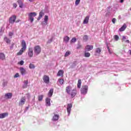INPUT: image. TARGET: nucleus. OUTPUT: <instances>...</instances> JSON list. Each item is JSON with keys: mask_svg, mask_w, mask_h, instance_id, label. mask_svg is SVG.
I'll use <instances>...</instances> for the list:
<instances>
[{"mask_svg": "<svg viewBox=\"0 0 131 131\" xmlns=\"http://www.w3.org/2000/svg\"><path fill=\"white\" fill-rule=\"evenodd\" d=\"M123 2H124V0H121L120 1V3H123Z\"/></svg>", "mask_w": 131, "mask_h": 131, "instance_id": "obj_50", "label": "nucleus"}, {"mask_svg": "<svg viewBox=\"0 0 131 131\" xmlns=\"http://www.w3.org/2000/svg\"><path fill=\"white\" fill-rule=\"evenodd\" d=\"M43 80L45 83L49 84L50 83V77L47 75H44L43 76Z\"/></svg>", "mask_w": 131, "mask_h": 131, "instance_id": "obj_7", "label": "nucleus"}, {"mask_svg": "<svg viewBox=\"0 0 131 131\" xmlns=\"http://www.w3.org/2000/svg\"><path fill=\"white\" fill-rule=\"evenodd\" d=\"M20 73H21V74H22V75H24V74H25V73H26V70H25L24 68H20Z\"/></svg>", "mask_w": 131, "mask_h": 131, "instance_id": "obj_25", "label": "nucleus"}, {"mask_svg": "<svg viewBox=\"0 0 131 131\" xmlns=\"http://www.w3.org/2000/svg\"><path fill=\"white\" fill-rule=\"evenodd\" d=\"M37 15V14L36 12H30L29 13L28 16L29 18V20L31 21V23H32L33 22L34 18H33V17H35Z\"/></svg>", "mask_w": 131, "mask_h": 131, "instance_id": "obj_5", "label": "nucleus"}, {"mask_svg": "<svg viewBox=\"0 0 131 131\" xmlns=\"http://www.w3.org/2000/svg\"><path fill=\"white\" fill-rule=\"evenodd\" d=\"M107 50H108V53H109L110 54H112V52H111V50H110V48H109V46H107Z\"/></svg>", "mask_w": 131, "mask_h": 131, "instance_id": "obj_43", "label": "nucleus"}, {"mask_svg": "<svg viewBox=\"0 0 131 131\" xmlns=\"http://www.w3.org/2000/svg\"><path fill=\"white\" fill-rule=\"evenodd\" d=\"M28 98H30V95L29 94H28Z\"/></svg>", "mask_w": 131, "mask_h": 131, "instance_id": "obj_51", "label": "nucleus"}, {"mask_svg": "<svg viewBox=\"0 0 131 131\" xmlns=\"http://www.w3.org/2000/svg\"><path fill=\"white\" fill-rule=\"evenodd\" d=\"M84 57H85V58H89V57H91V53L89 52H85Z\"/></svg>", "mask_w": 131, "mask_h": 131, "instance_id": "obj_30", "label": "nucleus"}, {"mask_svg": "<svg viewBox=\"0 0 131 131\" xmlns=\"http://www.w3.org/2000/svg\"><path fill=\"white\" fill-rule=\"evenodd\" d=\"M77 88L78 89H80V88H81V80L80 79H79L78 81Z\"/></svg>", "mask_w": 131, "mask_h": 131, "instance_id": "obj_28", "label": "nucleus"}, {"mask_svg": "<svg viewBox=\"0 0 131 131\" xmlns=\"http://www.w3.org/2000/svg\"><path fill=\"white\" fill-rule=\"evenodd\" d=\"M83 40H84L85 41H86L88 39H89V38L88 37V35H84L83 37Z\"/></svg>", "mask_w": 131, "mask_h": 131, "instance_id": "obj_35", "label": "nucleus"}, {"mask_svg": "<svg viewBox=\"0 0 131 131\" xmlns=\"http://www.w3.org/2000/svg\"><path fill=\"white\" fill-rule=\"evenodd\" d=\"M18 64H19V65H24V61L21 60L19 62H18Z\"/></svg>", "mask_w": 131, "mask_h": 131, "instance_id": "obj_40", "label": "nucleus"}, {"mask_svg": "<svg viewBox=\"0 0 131 131\" xmlns=\"http://www.w3.org/2000/svg\"><path fill=\"white\" fill-rule=\"evenodd\" d=\"M66 92L68 95H70L71 98H74L77 94L76 89H74L72 90V87L71 86H67L66 89Z\"/></svg>", "mask_w": 131, "mask_h": 131, "instance_id": "obj_1", "label": "nucleus"}, {"mask_svg": "<svg viewBox=\"0 0 131 131\" xmlns=\"http://www.w3.org/2000/svg\"><path fill=\"white\" fill-rule=\"evenodd\" d=\"M18 22H19V20H17V21H16V23H18Z\"/></svg>", "mask_w": 131, "mask_h": 131, "instance_id": "obj_53", "label": "nucleus"}, {"mask_svg": "<svg viewBox=\"0 0 131 131\" xmlns=\"http://www.w3.org/2000/svg\"><path fill=\"white\" fill-rule=\"evenodd\" d=\"M16 19H17V16L15 15H12L9 18V23L11 24H14L16 21Z\"/></svg>", "mask_w": 131, "mask_h": 131, "instance_id": "obj_6", "label": "nucleus"}, {"mask_svg": "<svg viewBox=\"0 0 131 131\" xmlns=\"http://www.w3.org/2000/svg\"><path fill=\"white\" fill-rule=\"evenodd\" d=\"M21 49L19 50V51L17 53V56H21L24 53V51L26 50V48L27 47L26 46V42L25 41V40H21Z\"/></svg>", "mask_w": 131, "mask_h": 131, "instance_id": "obj_2", "label": "nucleus"}, {"mask_svg": "<svg viewBox=\"0 0 131 131\" xmlns=\"http://www.w3.org/2000/svg\"><path fill=\"white\" fill-rule=\"evenodd\" d=\"M34 52L36 56H37L41 53V47L39 45H37L34 47Z\"/></svg>", "mask_w": 131, "mask_h": 131, "instance_id": "obj_3", "label": "nucleus"}, {"mask_svg": "<svg viewBox=\"0 0 131 131\" xmlns=\"http://www.w3.org/2000/svg\"><path fill=\"white\" fill-rule=\"evenodd\" d=\"M29 2H30L31 3L32 2H34V0H29Z\"/></svg>", "mask_w": 131, "mask_h": 131, "instance_id": "obj_49", "label": "nucleus"}, {"mask_svg": "<svg viewBox=\"0 0 131 131\" xmlns=\"http://www.w3.org/2000/svg\"><path fill=\"white\" fill-rule=\"evenodd\" d=\"M94 49V46L93 45H87L85 47V51H86L87 52H90V51H92Z\"/></svg>", "mask_w": 131, "mask_h": 131, "instance_id": "obj_11", "label": "nucleus"}, {"mask_svg": "<svg viewBox=\"0 0 131 131\" xmlns=\"http://www.w3.org/2000/svg\"><path fill=\"white\" fill-rule=\"evenodd\" d=\"M58 81H59L60 84H61V85L63 84V83H64V79H59Z\"/></svg>", "mask_w": 131, "mask_h": 131, "instance_id": "obj_33", "label": "nucleus"}, {"mask_svg": "<svg viewBox=\"0 0 131 131\" xmlns=\"http://www.w3.org/2000/svg\"><path fill=\"white\" fill-rule=\"evenodd\" d=\"M89 20H90V16H86L83 20V24H88V23H89Z\"/></svg>", "mask_w": 131, "mask_h": 131, "instance_id": "obj_21", "label": "nucleus"}, {"mask_svg": "<svg viewBox=\"0 0 131 131\" xmlns=\"http://www.w3.org/2000/svg\"><path fill=\"white\" fill-rule=\"evenodd\" d=\"M71 52L70 51H67L66 54H64V57H68V56H69V55H70Z\"/></svg>", "mask_w": 131, "mask_h": 131, "instance_id": "obj_37", "label": "nucleus"}, {"mask_svg": "<svg viewBox=\"0 0 131 131\" xmlns=\"http://www.w3.org/2000/svg\"><path fill=\"white\" fill-rule=\"evenodd\" d=\"M45 15V13H43V11H42V10H41L39 14V16L37 18V20L38 21H39V20L40 19H41V18H42L43 16Z\"/></svg>", "mask_w": 131, "mask_h": 131, "instance_id": "obj_17", "label": "nucleus"}, {"mask_svg": "<svg viewBox=\"0 0 131 131\" xmlns=\"http://www.w3.org/2000/svg\"><path fill=\"white\" fill-rule=\"evenodd\" d=\"M79 3H80V0H76L75 2L76 6L79 5Z\"/></svg>", "mask_w": 131, "mask_h": 131, "instance_id": "obj_38", "label": "nucleus"}, {"mask_svg": "<svg viewBox=\"0 0 131 131\" xmlns=\"http://www.w3.org/2000/svg\"><path fill=\"white\" fill-rule=\"evenodd\" d=\"M125 42H127V43H129V40H126Z\"/></svg>", "mask_w": 131, "mask_h": 131, "instance_id": "obj_48", "label": "nucleus"}, {"mask_svg": "<svg viewBox=\"0 0 131 131\" xmlns=\"http://www.w3.org/2000/svg\"><path fill=\"white\" fill-rule=\"evenodd\" d=\"M17 3L19 6V8L22 9V8H23V2H22V0H18Z\"/></svg>", "mask_w": 131, "mask_h": 131, "instance_id": "obj_26", "label": "nucleus"}, {"mask_svg": "<svg viewBox=\"0 0 131 131\" xmlns=\"http://www.w3.org/2000/svg\"><path fill=\"white\" fill-rule=\"evenodd\" d=\"M28 55L30 58H32L33 57V49H32V48H29Z\"/></svg>", "mask_w": 131, "mask_h": 131, "instance_id": "obj_9", "label": "nucleus"}, {"mask_svg": "<svg viewBox=\"0 0 131 131\" xmlns=\"http://www.w3.org/2000/svg\"><path fill=\"white\" fill-rule=\"evenodd\" d=\"M59 115L54 114V115L53 116L52 118V121H57V120H59Z\"/></svg>", "mask_w": 131, "mask_h": 131, "instance_id": "obj_15", "label": "nucleus"}, {"mask_svg": "<svg viewBox=\"0 0 131 131\" xmlns=\"http://www.w3.org/2000/svg\"><path fill=\"white\" fill-rule=\"evenodd\" d=\"M13 8H15V9H16V8H17V4L14 3L13 4Z\"/></svg>", "mask_w": 131, "mask_h": 131, "instance_id": "obj_46", "label": "nucleus"}, {"mask_svg": "<svg viewBox=\"0 0 131 131\" xmlns=\"http://www.w3.org/2000/svg\"><path fill=\"white\" fill-rule=\"evenodd\" d=\"M13 96V94L11 93H6L5 95V98L8 100L9 99H11Z\"/></svg>", "mask_w": 131, "mask_h": 131, "instance_id": "obj_13", "label": "nucleus"}, {"mask_svg": "<svg viewBox=\"0 0 131 131\" xmlns=\"http://www.w3.org/2000/svg\"><path fill=\"white\" fill-rule=\"evenodd\" d=\"M70 39V38L68 37V36H66L63 37V41L66 42V43H68L69 42Z\"/></svg>", "mask_w": 131, "mask_h": 131, "instance_id": "obj_22", "label": "nucleus"}, {"mask_svg": "<svg viewBox=\"0 0 131 131\" xmlns=\"http://www.w3.org/2000/svg\"><path fill=\"white\" fill-rule=\"evenodd\" d=\"M82 48V46L81 45H78V46L77 47V49L78 50L79 49H81Z\"/></svg>", "mask_w": 131, "mask_h": 131, "instance_id": "obj_41", "label": "nucleus"}, {"mask_svg": "<svg viewBox=\"0 0 131 131\" xmlns=\"http://www.w3.org/2000/svg\"><path fill=\"white\" fill-rule=\"evenodd\" d=\"M116 18H113V19H112V23H113V24H115V22H116Z\"/></svg>", "mask_w": 131, "mask_h": 131, "instance_id": "obj_45", "label": "nucleus"}, {"mask_svg": "<svg viewBox=\"0 0 131 131\" xmlns=\"http://www.w3.org/2000/svg\"><path fill=\"white\" fill-rule=\"evenodd\" d=\"M0 60H2L3 61L6 60V55H5V54L0 53Z\"/></svg>", "mask_w": 131, "mask_h": 131, "instance_id": "obj_24", "label": "nucleus"}, {"mask_svg": "<svg viewBox=\"0 0 131 131\" xmlns=\"http://www.w3.org/2000/svg\"><path fill=\"white\" fill-rule=\"evenodd\" d=\"M126 25L125 24H124L122 27L119 29V31H120L121 32L122 31H124V30L126 29Z\"/></svg>", "mask_w": 131, "mask_h": 131, "instance_id": "obj_19", "label": "nucleus"}, {"mask_svg": "<svg viewBox=\"0 0 131 131\" xmlns=\"http://www.w3.org/2000/svg\"><path fill=\"white\" fill-rule=\"evenodd\" d=\"M3 85H4V86H6V85H7V82H4Z\"/></svg>", "mask_w": 131, "mask_h": 131, "instance_id": "obj_47", "label": "nucleus"}, {"mask_svg": "<svg viewBox=\"0 0 131 131\" xmlns=\"http://www.w3.org/2000/svg\"><path fill=\"white\" fill-rule=\"evenodd\" d=\"M71 108H72V103L68 104L67 110V112H68L69 115H70V112L71 111Z\"/></svg>", "mask_w": 131, "mask_h": 131, "instance_id": "obj_12", "label": "nucleus"}, {"mask_svg": "<svg viewBox=\"0 0 131 131\" xmlns=\"http://www.w3.org/2000/svg\"><path fill=\"white\" fill-rule=\"evenodd\" d=\"M9 36H13L14 35V33L12 32H9L8 33Z\"/></svg>", "mask_w": 131, "mask_h": 131, "instance_id": "obj_39", "label": "nucleus"}, {"mask_svg": "<svg viewBox=\"0 0 131 131\" xmlns=\"http://www.w3.org/2000/svg\"><path fill=\"white\" fill-rule=\"evenodd\" d=\"M125 39H126V37H125V36H123L122 39V41H124Z\"/></svg>", "mask_w": 131, "mask_h": 131, "instance_id": "obj_44", "label": "nucleus"}, {"mask_svg": "<svg viewBox=\"0 0 131 131\" xmlns=\"http://www.w3.org/2000/svg\"><path fill=\"white\" fill-rule=\"evenodd\" d=\"M29 68L30 69H34V68H35V66L33 63H30L29 65Z\"/></svg>", "mask_w": 131, "mask_h": 131, "instance_id": "obj_32", "label": "nucleus"}, {"mask_svg": "<svg viewBox=\"0 0 131 131\" xmlns=\"http://www.w3.org/2000/svg\"><path fill=\"white\" fill-rule=\"evenodd\" d=\"M53 94H54V89H51L49 90V92H48V97H49V98H51L52 96H53Z\"/></svg>", "mask_w": 131, "mask_h": 131, "instance_id": "obj_18", "label": "nucleus"}, {"mask_svg": "<svg viewBox=\"0 0 131 131\" xmlns=\"http://www.w3.org/2000/svg\"><path fill=\"white\" fill-rule=\"evenodd\" d=\"M8 115H9V114H8V113L0 114V119H3V118L7 117Z\"/></svg>", "mask_w": 131, "mask_h": 131, "instance_id": "obj_16", "label": "nucleus"}, {"mask_svg": "<svg viewBox=\"0 0 131 131\" xmlns=\"http://www.w3.org/2000/svg\"><path fill=\"white\" fill-rule=\"evenodd\" d=\"M4 41L7 43V45H10L11 43V39H10L8 37L5 36L4 37Z\"/></svg>", "mask_w": 131, "mask_h": 131, "instance_id": "obj_23", "label": "nucleus"}, {"mask_svg": "<svg viewBox=\"0 0 131 131\" xmlns=\"http://www.w3.org/2000/svg\"><path fill=\"white\" fill-rule=\"evenodd\" d=\"M76 42V39L75 38H73L71 40V43H72L73 42Z\"/></svg>", "mask_w": 131, "mask_h": 131, "instance_id": "obj_36", "label": "nucleus"}, {"mask_svg": "<svg viewBox=\"0 0 131 131\" xmlns=\"http://www.w3.org/2000/svg\"><path fill=\"white\" fill-rule=\"evenodd\" d=\"M25 102H26V99L25 98V96L21 97L20 101L19 102V106H23L24 104H25Z\"/></svg>", "mask_w": 131, "mask_h": 131, "instance_id": "obj_8", "label": "nucleus"}, {"mask_svg": "<svg viewBox=\"0 0 131 131\" xmlns=\"http://www.w3.org/2000/svg\"><path fill=\"white\" fill-rule=\"evenodd\" d=\"M57 75L58 76H62V77H63L64 76V71H63V70H59L58 72Z\"/></svg>", "mask_w": 131, "mask_h": 131, "instance_id": "obj_20", "label": "nucleus"}, {"mask_svg": "<svg viewBox=\"0 0 131 131\" xmlns=\"http://www.w3.org/2000/svg\"><path fill=\"white\" fill-rule=\"evenodd\" d=\"M129 55H131V50H129Z\"/></svg>", "mask_w": 131, "mask_h": 131, "instance_id": "obj_52", "label": "nucleus"}, {"mask_svg": "<svg viewBox=\"0 0 131 131\" xmlns=\"http://www.w3.org/2000/svg\"><path fill=\"white\" fill-rule=\"evenodd\" d=\"M101 51L102 50H101V49L98 48L96 49L95 53L100 55V54H101Z\"/></svg>", "mask_w": 131, "mask_h": 131, "instance_id": "obj_29", "label": "nucleus"}, {"mask_svg": "<svg viewBox=\"0 0 131 131\" xmlns=\"http://www.w3.org/2000/svg\"><path fill=\"white\" fill-rule=\"evenodd\" d=\"M24 85L23 86V89H26L27 88V85L28 84V80L24 81Z\"/></svg>", "mask_w": 131, "mask_h": 131, "instance_id": "obj_27", "label": "nucleus"}, {"mask_svg": "<svg viewBox=\"0 0 131 131\" xmlns=\"http://www.w3.org/2000/svg\"><path fill=\"white\" fill-rule=\"evenodd\" d=\"M19 75L18 73H16L14 76V78H17V77H19Z\"/></svg>", "mask_w": 131, "mask_h": 131, "instance_id": "obj_42", "label": "nucleus"}, {"mask_svg": "<svg viewBox=\"0 0 131 131\" xmlns=\"http://www.w3.org/2000/svg\"><path fill=\"white\" fill-rule=\"evenodd\" d=\"M46 105L47 107L51 106V98H46Z\"/></svg>", "mask_w": 131, "mask_h": 131, "instance_id": "obj_14", "label": "nucleus"}, {"mask_svg": "<svg viewBox=\"0 0 131 131\" xmlns=\"http://www.w3.org/2000/svg\"><path fill=\"white\" fill-rule=\"evenodd\" d=\"M49 21V17L48 15H45L44 18V21H42V25H48V22Z\"/></svg>", "mask_w": 131, "mask_h": 131, "instance_id": "obj_10", "label": "nucleus"}, {"mask_svg": "<svg viewBox=\"0 0 131 131\" xmlns=\"http://www.w3.org/2000/svg\"><path fill=\"white\" fill-rule=\"evenodd\" d=\"M42 99H43V95H39L38 97V100L39 102H41V101H42Z\"/></svg>", "mask_w": 131, "mask_h": 131, "instance_id": "obj_31", "label": "nucleus"}, {"mask_svg": "<svg viewBox=\"0 0 131 131\" xmlns=\"http://www.w3.org/2000/svg\"><path fill=\"white\" fill-rule=\"evenodd\" d=\"M114 37L116 41H117L118 39H119V36H118L117 35H115Z\"/></svg>", "mask_w": 131, "mask_h": 131, "instance_id": "obj_34", "label": "nucleus"}, {"mask_svg": "<svg viewBox=\"0 0 131 131\" xmlns=\"http://www.w3.org/2000/svg\"><path fill=\"white\" fill-rule=\"evenodd\" d=\"M89 90V86L86 85H82L81 88V94L82 95H86L88 90Z\"/></svg>", "mask_w": 131, "mask_h": 131, "instance_id": "obj_4", "label": "nucleus"}]
</instances>
